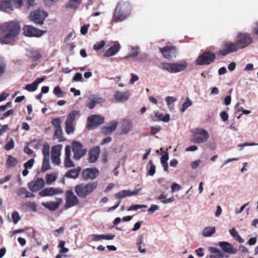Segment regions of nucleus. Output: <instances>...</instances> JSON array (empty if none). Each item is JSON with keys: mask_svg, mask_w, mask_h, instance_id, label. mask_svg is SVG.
Segmentation results:
<instances>
[{"mask_svg": "<svg viewBox=\"0 0 258 258\" xmlns=\"http://www.w3.org/2000/svg\"><path fill=\"white\" fill-rule=\"evenodd\" d=\"M20 25L16 21H9L0 25V43L8 44L14 41L20 31Z\"/></svg>", "mask_w": 258, "mask_h": 258, "instance_id": "1", "label": "nucleus"}, {"mask_svg": "<svg viewBox=\"0 0 258 258\" xmlns=\"http://www.w3.org/2000/svg\"><path fill=\"white\" fill-rule=\"evenodd\" d=\"M132 6L127 1L119 2L113 11L112 21L119 23L126 20L131 15Z\"/></svg>", "mask_w": 258, "mask_h": 258, "instance_id": "2", "label": "nucleus"}, {"mask_svg": "<svg viewBox=\"0 0 258 258\" xmlns=\"http://www.w3.org/2000/svg\"><path fill=\"white\" fill-rule=\"evenodd\" d=\"M36 0H5L0 2V9L9 12L16 8L25 6L27 9L36 5Z\"/></svg>", "mask_w": 258, "mask_h": 258, "instance_id": "3", "label": "nucleus"}, {"mask_svg": "<svg viewBox=\"0 0 258 258\" xmlns=\"http://www.w3.org/2000/svg\"><path fill=\"white\" fill-rule=\"evenodd\" d=\"M98 185L97 181L88 183H81L75 187V191L77 196L80 198H85L92 193Z\"/></svg>", "mask_w": 258, "mask_h": 258, "instance_id": "4", "label": "nucleus"}, {"mask_svg": "<svg viewBox=\"0 0 258 258\" xmlns=\"http://www.w3.org/2000/svg\"><path fill=\"white\" fill-rule=\"evenodd\" d=\"M161 65L164 70L174 74L184 71L188 66V63L186 60H182L177 62H162Z\"/></svg>", "mask_w": 258, "mask_h": 258, "instance_id": "5", "label": "nucleus"}, {"mask_svg": "<svg viewBox=\"0 0 258 258\" xmlns=\"http://www.w3.org/2000/svg\"><path fill=\"white\" fill-rule=\"evenodd\" d=\"M209 138V133L202 128H197L192 132L191 142L195 144H201L207 142Z\"/></svg>", "mask_w": 258, "mask_h": 258, "instance_id": "6", "label": "nucleus"}, {"mask_svg": "<svg viewBox=\"0 0 258 258\" xmlns=\"http://www.w3.org/2000/svg\"><path fill=\"white\" fill-rule=\"evenodd\" d=\"M47 16V13L43 10L37 9L31 12L29 17L30 21L34 23L42 25Z\"/></svg>", "mask_w": 258, "mask_h": 258, "instance_id": "7", "label": "nucleus"}, {"mask_svg": "<svg viewBox=\"0 0 258 258\" xmlns=\"http://www.w3.org/2000/svg\"><path fill=\"white\" fill-rule=\"evenodd\" d=\"M216 55L213 53L206 51L201 54L196 60L197 65L209 64L215 59Z\"/></svg>", "mask_w": 258, "mask_h": 258, "instance_id": "8", "label": "nucleus"}, {"mask_svg": "<svg viewBox=\"0 0 258 258\" xmlns=\"http://www.w3.org/2000/svg\"><path fill=\"white\" fill-rule=\"evenodd\" d=\"M105 100L98 94H92L89 95L86 102V105L90 109H93L97 104L103 103Z\"/></svg>", "mask_w": 258, "mask_h": 258, "instance_id": "9", "label": "nucleus"}, {"mask_svg": "<svg viewBox=\"0 0 258 258\" xmlns=\"http://www.w3.org/2000/svg\"><path fill=\"white\" fill-rule=\"evenodd\" d=\"M23 30L24 35L30 37H40L45 33V31L37 29L31 25L24 26Z\"/></svg>", "mask_w": 258, "mask_h": 258, "instance_id": "10", "label": "nucleus"}, {"mask_svg": "<svg viewBox=\"0 0 258 258\" xmlns=\"http://www.w3.org/2000/svg\"><path fill=\"white\" fill-rule=\"evenodd\" d=\"M72 145L74 158L79 160L86 153L87 149L83 148V145L78 142L74 141Z\"/></svg>", "mask_w": 258, "mask_h": 258, "instance_id": "11", "label": "nucleus"}, {"mask_svg": "<svg viewBox=\"0 0 258 258\" xmlns=\"http://www.w3.org/2000/svg\"><path fill=\"white\" fill-rule=\"evenodd\" d=\"M237 41L240 49H242L250 45L253 40L250 34L248 33H240L238 35Z\"/></svg>", "mask_w": 258, "mask_h": 258, "instance_id": "12", "label": "nucleus"}, {"mask_svg": "<svg viewBox=\"0 0 258 258\" xmlns=\"http://www.w3.org/2000/svg\"><path fill=\"white\" fill-rule=\"evenodd\" d=\"M240 48L237 41L236 43L231 42H226L223 45L222 49L219 51V54L225 55L230 53L236 51Z\"/></svg>", "mask_w": 258, "mask_h": 258, "instance_id": "13", "label": "nucleus"}, {"mask_svg": "<svg viewBox=\"0 0 258 258\" xmlns=\"http://www.w3.org/2000/svg\"><path fill=\"white\" fill-rule=\"evenodd\" d=\"M104 121V117L100 115H92L88 118V128H91L96 127Z\"/></svg>", "mask_w": 258, "mask_h": 258, "instance_id": "14", "label": "nucleus"}, {"mask_svg": "<svg viewBox=\"0 0 258 258\" xmlns=\"http://www.w3.org/2000/svg\"><path fill=\"white\" fill-rule=\"evenodd\" d=\"M62 145L58 144L53 146L51 148V160L53 164L59 165L60 163L61 150Z\"/></svg>", "mask_w": 258, "mask_h": 258, "instance_id": "15", "label": "nucleus"}, {"mask_svg": "<svg viewBox=\"0 0 258 258\" xmlns=\"http://www.w3.org/2000/svg\"><path fill=\"white\" fill-rule=\"evenodd\" d=\"M66 207L69 208L77 205L79 203L78 198L74 195L72 190H68L66 192Z\"/></svg>", "mask_w": 258, "mask_h": 258, "instance_id": "16", "label": "nucleus"}, {"mask_svg": "<svg viewBox=\"0 0 258 258\" xmlns=\"http://www.w3.org/2000/svg\"><path fill=\"white\" fill-rule=\"evenodd\" d=\"M99 174V170L97 168H88L84 169L82 173V177L85 180H93Z\"/></svg>", "mask_w": 258, "mask_h": 258, "instance_id": "17", "label": "nucleus"}, {"mask_svg": "<svg viewBox=\"0 0 258 258\" xmlns=\"http://www.w3.org/2000/svg\"><path fill=\"white\" fill-rule=\"evenodd\" d=\"M45 185V182L42 178H38L36 180L28 184V186L32 192H36L42 188Z\"/></svg>", "mask_w": 258, "mask_h": 258, "instance_id": "18", "label": "nucleus"}, {"mask_svg": "<svg viewBox=\"0 0 258 258\" xmlns=\"http://www.w3.org/2000/svg\"><path fill=\"white\" fill-rule=\"evenodd\" d=\"M160 51L163 56L167 59H170L176 56V49L174 46L160 48Z\"/></svg>", "mask_w": 258, "mask_h": 258, "instance_id": "19", "label": "nucleus"}, {"mask_svg": "<svg viewBox=\"0 0 258 258\" xmlns=\"http://www.w3.org/2000/svg\"><path fill=\"white\" fill-rule=\"evenodd\" d=\"M62 193V190L59 188L48 187L40 191L39 194L41 197H46L61 194Z\"/></svg>", "mask_w": 258, "mask_h": 258, "instance_id": "20", "label": "nucleus"}, {"mask_svg": "<svg viewBox=\"0 0 258 258\" xmlns=\"http://www.w3.org/2000/svg\"><path fill=\"white\" fill-rule=\"evenodd\" d=\"M100 149L99 146L92 148L88 153V161L90 163H94L97 161L99 158Z\"/></svg>", "mask_w": 258, "mask_h": 258, "instance_id": "21", "label": "nucleus"}, {"mask_svg": "<svg viewBox=\"0 0 258 258\" xmlns=\"http://www.w3.org/2000/svg\"><path fill=\"white\" fill-rule=\"evenodd\" d=\"M71 148L70 145L65 147V158L64 160V166L66 168H71L75 166V164L71 159Z\"/></svg>", "mask_w": 258, "mask_h": 258, "instance_id": "22", "label": "nucleus"}, {"mask_svg": "<svg viewBox=\"0 0 258 258\" xmlns=\"http://www.w3.org/2000/svg\"><path fill=\"white\" fill-rule=\"evenodd\" d=\"M219 245L221 248L226 253L235 254L237 251L236 248L233 247L231 243L226 241L219 242Z\"/></svg>", "mask_w": 258, "mask_h": 258, "instance_id": "23", "label": "nucleus"}, {"mask_svg": "<svg viewBox=\"0 0 258 258\" xmlns=\"http://www.w3.org/2000/svg\"><path fill=\"white\" fill-rule=\"evenodd\" d=\"M120 45L118 42H115L113 45L108 48L104 53L106 57H110L116 54L120 49Z\"/></svg>", "mask_w": 258, "mask_h": 258, "instance_id": "24", "label": "nucleus"}, {"mask_svg": "<svg viewBox=\"0 0 258 258\" xmlns=\"http://www.w3.org/2000/svg\"><path fill=\"white\" fill-rule=\"evenodd\" d=\"M44 79V77L38 78L32 83L27 85L25 87V89L29 92H34L36 91L38 88V85L42 82Z\"/></svg>", "mask_w": 258, "mask_h": 258, "instance_id": "25", "label": "nucleus"}, {"mask_svg": "<svg viewBox=\"0 0 258 258\" xmlns=\"http://www.w3.org/2000/svg\"><path fill=\"white\" fill-rule=\"evenodd\" d=\"M130 94L128 91L121 92L118 91H115L114 94V98L117 101L124 102L130 97Z\"/></svg>", "mask_w": 258, "mask_h": 258, "instance_id": "26", "label": "nucleus"}, {"mask_svg": "<svg viewBox=\"0 0 258 258\" xmlns=\"http://www.w3.org/2000/svg\"><path fill=\"white\" fill-rule=\"evenodd\" d=\"M133 126L132 122L128 119H124L121 126V132L122 134H127L131 131Z\"/></svg>", "mask_w": 258, "mask_h": 258, "instance_id": "27", "label": "nucleus"}, {"mask_svg": "<svg viewBox=\"0 0 258 258\" xmlns=\"http://www.w3.org/2000/svg\"><path fill=\"white\" fill-rule=\"evenodd\" d=\"M118 125V122L115 121H111L108 126L102 128V134L104 135L110 134L113 132Z\"/></svg>", "mask_w": 258, "mask_h": 258, "instance_id": "28", "label": "nucleus"}, {"mask_svg": "<svg viewBox=\"0 0 258 258\" xmlns=\"http://www.w3.org/2000/svg\"><path fill=\"white\" fill-rule=\"evenodd\" d=\"M27 55L33 60H37L41 57L39 51L34 48H30L27 50Z\"/></svg>", "mask_w": 258, "mask_h": 258, "instance_id": "29", "label": "nucleus"}, {"mask_svg": "<svg viewBox=\"0 0 258 258\" xmlns=\"http://www.w3.org/2000/svg\"><path fill=\"white\" fill-rule=\"evenodd\" d=\"M209 250L211 253L210 258H223L224 256L221 250L218 248L210 247Z\"/></svg>", "mask_w": 258, "mask_h": 258, "instance_id": "30", "label": "nucleus"}, {"mask_svg": "<svg viewBox=\"0 0 258 258\" xmlns=\"http://www.w3.org/2000/svg\"><path fill=\"white\" fill-rule=\"evenodd\" d=\"M81 170V168L80 167L69 170L66 173L65 176L68 178L76 179L79 176Z\"/></svg>", "mask_w": 258, "mask_h": 258, "instance_id": "31", "label": "nucleus"}, {"mask_svg": "<svg viewBox=\"0 0 258 258\" xmlns=\"http://www.w3.org/2000/svg\"><path fill=\"white\" fill-rule=\"evenodd\" d=\"M128 50V53L127 55L125 56V58H135L136 56H137L139 54V47L138 46H129Z\"/></svg>", "mask_w": 258, "mask_h": 258, "instance_id": "32", "label": "nucleus"}, {"mask_svg": "<svg viewBox=\"0 0 258 258\" xmlns=\"http://www.w3.org/2000/svg\"><path fill=\"white\" fill-rule=\"evenodd\" d=\"M60 202L61 200H59V201L58 202H48L46 203H43L42 204L44 207L49 209V210L54 211L58 208Z\"/></svg>", "mask_w": 258, "mask_h": 258, "instance_id": "33", "label": "nucleus"}, {"mask_svg": "<svg viewBox=\"0 0 258 258\" xmlns=\"http://www.w3.org/2000/svg\"><path fill=\"white\" fill-rule=\"evenodd\" d=\"M216 232V228L214 226H209L205 228L202 233L205 237H211Z\"/></svg>", "mask_w": 258, "mask_h": 258, "instance_id": "34", "label": "nucleus"}, {"mask_svg": "<svg viewBox=\"0 0 258 258\" xmlns=\"http://www.w3.org/2000/svg\"><path fill=\"white\" fill-rule=\"evenodd\" d=\"M229 232L235 240L240 243H242L244 242V240L241 237L238 232L235 230V228H232L229 229Z\"/></svg>", "mask_w": 258, "mask_h": 258, "instance_id": "35", "label": "nucleus"}, {"mask_svg": "<svg viewBox=\"0 0 258 258\" xmlns=\"http://www.w3.org/2000/svg\"><path fill=\"white\" fill-rule=\"evenodd\" d=\"M79 114V111L74 110L70 112L67 116L66 122L74 123L76 117Z\"/></svg>", "mask_w": 258, "mask_h": 258, "instance_id": "36", "label": "nucleus"}, {"mask_svg": "<svg viewBox=\"0 0 258 258\" xmlns=\"http://www.w3.org/2000/svg\"><path fill=\"white\" fill-rule=\"evenodd\" d=\"M155 116L159 118L160 120H161L165 122H168L170 120V115L169 114H166L163 115L162 113L159 112H155Z\"/></svg>", "mask_w": 258, "mask_h": 258, "instance_id": "37", "label": "nucleus"}, {"mask_svg": "<svg viewBox=\"0 0 258 258\" xmlns=\"http://www.w3.org/2000/svg\"><path fill=\"white\" fill-rule=\"evenodd\" d=\"M127 197H129L128 190H122L115 194V198L117 200H121Z\"/></svg>", "mask_w": 258, "mask_h": 258, "instance_id": "38", "label": "nucleus"}, {"mask_svg": "<svg viewBox=\"0 0 258 258\" xmlns=\"http://www.w3.org/2000/svg\"><path fill=\"white\" fill-rule=\"evenodd\" d=\"M53 138L54 139H58L59 142H62L64 141V139L62 137V131L61 127L55 129Z\"/></svg>", "mask_w": 258, "mask_h": 258, "instance_id": "39", "label": "nucleus"}, {"mask_svg": "<svg viewBox=\"0 0 258 258\" xmlns=\"http://www.w3.org/2000/svg\"><path fill=\"white\" fill-rule=\"evenodd\" d=\"M192 104V101L188 97L185 99V101L182 104L180 108V111L184 112L189 107L191 106Z\"/></svg>", "mask_w": 258, "mask_h": 258, "instance_id": "40", "label": "nucleus"}, {"mask_svg": "<svg viewBox=\"0 0 258 258\" xmlns=\"http://www.w3.org/2000/svg\"><path fill=\"white\" fill-rule=\"evenodd\" d=\"M50 168L51 167L49 163V158H44L41 168V171L42 172H44L50 169Z\"/></svg>", "mask_w": 258, "mask_h": 258, "instance_id": "41", "label": "nucleus"}, {"mask_svg": "<svg viewBox=\"0 0 258 258\" xmlns=\"http://www.w3.org/2000/svg\"><path fill=\"white\" fill-rule=\"evenodd\" d=\"M46 181L47 184L50 185L56 180V176L54 174H48L45 177Z\"/></svg>", "mask_w": 258, "mask_h": 258, "instance_id": "42", "label": "nucleus"}, {"mask_svg": "<svg viewBox=\"0 0 258 258\" xmlns=\"http://www.w3.org/2000/svg\"><path fill=\"white\" fill-rule=\"evenodd\" d=\"M81 2V0H69L67 7L72 9H76L79 6Z\"/></svg>", "mask_w": 258, "mask_h": 258, "instance_id": "43", "label": "nucleus"}, {"mask_svg": "<svg viewBox=\"0 0 258 258\" xmlns=\"http://www.w3.org/2000/svg\"><path fill=\"white\" fill-rule=\"evenodd\" d=\"M73 124L74 123L65 122V130L67 134L69 135L74 132Z\"/></svg>", "mask_w": 258, "mask_h": 258, "instance_id": "44", "label": "nucleus"}, {"mask_svg": "<svg viewBox=\"0 0 258 258\" xmlns=\"http://www.w3.org/2000/svg\"><path fill=\"white\" fill-rule=\"evenodd\" d=\"M18 195L22 198H27V195L28 194V191L24 187H20L17 192Z\"/></svg>", "mask_w": 258, "mask_h": 258, "instance_id": "45", "label": "nucleus"}, {"mask_svg": "<svg viewBox=\"0 0 258 258\" xmlns=\"http://www.w3.org/2000/svg\"><path fill=\"white\" fill-rule=\"evenodd\" d=\"M7 163L9 166L14 167L17 164V160L15 157L9 156L8 158Z\"/></svg>", "mask_w": 258, "mask_h": 258, "instance_id": "46", "label": "nucleus"}, {"mask_svg": "<svg viewBox=\"0 0 258 258\" xmlns=\"http://www.w3.org/2000/svg\"><path fill=\"white\" fill-rule=\"evenodd\" d=\"M53 93L58 98H62L64 96V93L62 91L58 86L54 87L53 89Z\"/></svg>", "mask_w": 258, "mask_h": 258, "instance_id": "47", "label": "nucleus"}, {"mask_svg": "<svg viewBox=\"0 0 258 258\" xmlns=\"http://www.w3.org/2000/svg\"><path fill=\"white\" fill-rule=\"evenodd\" d=\"M42 154L44 158H49V146L48 144H44L43 146Z\"/></svg>", "mask_w": 258, "mask_h": 258, "instance_id": "48", "label": "nucleus"}, {"mask_svg": "<svg viewBox=\"0 0 258 258\" xmlns=\"http://www.w3.org/2000/svg\"><path fill=\"white\" fill-rule=\"evenodd\" d=\"M147 206L146 205H132L127 209L128 211H136L142 208H146Z\"/></svg>", "mask_w": 258, "mask_h": 258, "instance_id": "49", "label": "nucleus"}, {"mask_svg": "<svg viewBox=\"0 0 258 258\" xmlns=\"http://www.w3.org/2000/svg\"><path fill=\"white\" fill-rule=\"evenodd\" d=\"M105 44V42L103 40L96 42L93 46V48L95 50H99L102 49Z\"/></svg>", "mask_w": 258, "mask_h": 258, "instance_id": "50", "label": "nucleus"}, {"mask_svg": "<svg viewBox=\"0 0 258 258\" xmlns=\"http://www.w3.org/2000/svg\"><path fill=\"white\" fill-rule=\"evenodd\" d=\"M12 218L14 224H17L19 221L20 220V217L18 212L17 211H14L12 214Z\"/></svg>", "mask_w": 258, "mask_h": 258, "instance_id": "51", "label": "nucleus"}, {"mask_svg": "<svg viewBox=\"0 0 258 258\" xmlns=\"http://www.w3.org/2000/svg\"><path fill=\"white\" fill-rule=\"evenodd\" d=\"M51 123L55 128H61V120L59 118H54L52 120Z\"/></svg>", "mask_w": 258, "mask_h": 258, "instance_id": "52", "label": "nucleus"}, {"mask_svg": "<svg viewBox=\"0 0 258 258\" xmlns=\"http://www.w3.org/2000/svg\"><path fill=\"white\" fill-rule=\"evenodd\" d=\"M149 164L150 165V169L148 170V174L151 176L154 175L156 171V167L153 164L152 160H150Z\"/></svg>", "mask_w": 258, "mask_h": 258, "instance_id": "53", "label": "nucleus"}, {"mask_svg": "<svg viewBox=\"0 0 258 258\" xmlns=\"http://www.w3.org/2000/svg\"><path fill=\"white\" fill-rule=\"evenodd\" d=\"M14 147V142L11 139L5 145V149L7 151H9L13 149Z\"/></svg>", "mask_w": 258, "mask_h": 258, "instance_id": "54", "label": "nucleus"}, {"mask_svg": "<svg viewBox=\"0 0 258 258\" xmlns=\"http://www.w3.org/2000/svg\"><path fill=\"white\" fill-rule=\"evenodd\" d=\"M258 146V144L255 143L245 142L243 144L238 145V147L240 148V150H241L243 147H245L246 146Z\"/></svg>", "mask_w": 258, "mask_h": 258, "instance_id": "55", "label": "nucleus"}, {"mask_svg": "<svg viewBox=\"0 0 258 258\" xmlns=\"http://www.w3.org/2000/svg\"><path fill=\"white\" fill-rule=\"evenodd\" d=\"M131 79L129 81V83L131 85H133L136 82L138 81L139 78L138 75L134 73L131 74Z\"/></svg>", "mask_w": 258, "mask_h": 258, "instance_id": "56", "label": "nucleus"}, {"mask_svg": "<svg viewBox=\"0 0 258 258\" xmlns=\"http://www.w3.org/2000/svg\"><path fill=\"white\" fill-rule=\"evenodd\" d=\"M34 159H31L24 164V166L25 168L30 169L32 167V166L34 164Z\"/></svg>", "mask_w": 258, "mask_h": 258, "instance_id": "57", "label": "nucleus"}, {"mask_svg": "<svg viewBox=\"0 0 258 258\" xmlns=\"http://www.w3.org/2000/svg\"><path fill=\"white\" fill-rule=\"evenodd\" d=\"M26 206L32 212L36 211V205L34 202L27 203Z\"/></svg>", "mask_w": 258, "mask_h": 258, "instance_id": "58", "label": "nucleus"}, {"mask_svg": "<svg viewBox=\"0 0 258 258\" xmlns=\"http://www.w3.org/2000/svg\"><path fill=\"white\" fill-rule=\"evenodd\" d=\"M6 70V64L3 60H0V78L4 75Z\"/></svg>", "mask_w": 258, "mask_h": 258, "instance_id": "59", "label": "nucleus"}, {"mask_svg": "<svg viewBox=\"0 0 258 258\" xmlns=\"http://www.w3.org/2000/svg\"><path fill=\"white\" fill-rule=\"evenodd\" d=\"M201 162L202 161L200 159L192 162L190 164L192 169H195L197 168L199 166Z\"/></svg>", "mask_w": 258, "mask_h": 258, "instance_id": "60", "label": "nucleus"}, {"mask_svg": "<svg viewBox=\"0 0 258 258\" xmlns=\"http://www.w3.org/2000/svg\"><path fill=\"white\" fill-rule=\"evenodd\" d=\"M161 128L159 125H155L151 127V134L152 135H156L158 133L160 130Z\"/></svg>", "mask_w": 258, "mask_h": 258, "instance_id": "61", "label": "nucleus"}, {"mask_svg": "<svg viewBox=\"0 0 258 258\" xmlns=\"http://www.w3.org/2000/svg\"><path fill=\"white\" fill-rule=\"evenodd\" d=\"M169 159L168 154L167 152H164L163 155L161 157L160 160L161 163L165 162L167 163V161Z\"/></svg>", "mask_w": 258, "mask_h": 258, "instance_id": "62", "label": "nucleus"}, {"mask_svg": "<svg viewBox=\"0 0 258 258\" xmlns=\"http://www.w3.org/2000/svg\"><path fill=\"white\" fill-rule=\"evenodd\" d=\"M176 101V98L172 96H168L166 98V102L168 105H170L174 102Z\"/></svg>", "mask_w": 258, "mask_h": 258, "instance_id": "63", "label": "nucleus"}, {"mask_svg": "<svg viewBox=\"0 0 258 258\" xmlns=\"http://www.w3.org/2000/svg\"><path fill=\"white\" fill-rule=\"evenodd\" d=\"M73 81L75 82H79L82 81V75L80 73H77L74 76L73 79Z\"/></svg>", "mask_w": 258, "mask_h": 258, "instance_id": "64", "label": "nucleus"}]
</instances>
